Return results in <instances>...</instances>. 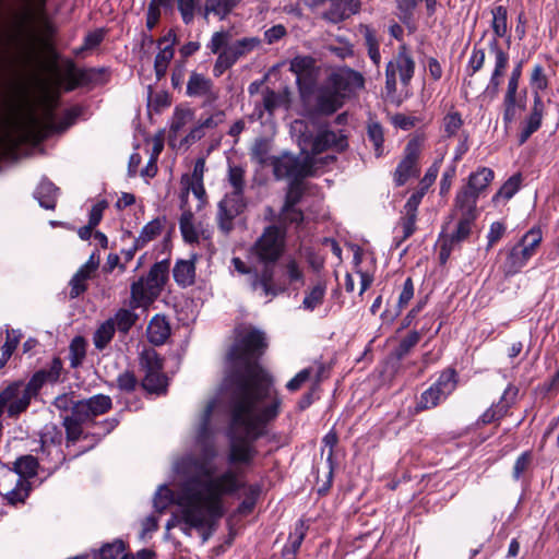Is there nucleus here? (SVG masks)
Returning a JSON list of instances; mask_svg holds the SVG:
<instances>
[{
  "instance_id": "1",
  "label": "nucleus",
  "mask_w": 559,
  "mask_h": 559,
  "mask_svg": "<svg viewBox=\"0 0 559 559\" xmlns=\"http://www.w3.org/2000/svg\"><path fill=\"white\" fill-rule=\"evenodd\" d=\"M265 347L264 333L246 330L227 354L223 390L229 397V464H251L258 453L252 442L280 413L282 399L273 378L255 362Z\"/></svg>"
},
{
  "instance_id": "2",
  "label": "nucleus",
  "mask_w": 559,
  "mask_h": 559,
  "mask_svg": "<svg viewBox=\"0 0 559 559\" xmlns=\"http://www.w3.org/2000/svg\"><path fill=\"white\" fill-rule=\"evenodd\" d=\"M215 407V400L207 403L197 429V441L203 447L204 459L185 456L175 463V472L185 479L176 498L178 511L173 513L166 523L168 531L179 527L185 535L191 536L192 530L212 528L225 513L223 497L245 486L239 478L238 469H227L214 476V471L207 462L216 454L210 442V421Z\"/></svg>"
},
{
  "instance_id": "3",
  "label": "nucleus",
  "mask_w": 559,
  "mask_h": 559,
  "mask_svg": "<svg viewBox=\"0 0 559 559\" xmlns=\"http://www.w3.org/2000/svg\"><path fill=\"white\" fill-rule=\"evenodd\" d=\"M230 34L227 31H218L212 34L206 48L211 53L217 55L213 66V75L222 76L240 58L247 56L261 44L258 37H243L234 43H229Z\"/></svg>"
},
{
  "instance_id": "4",
  "label": "nucleus",
  "mask_w": 559,
  "mask_h": 559,
  "mask_svg": "<svg viewBox=\"0 0 559 559\" xmlns=\"http://www.w3.org/2000/svg\"><path fill=\"white\" fill-rule=\"evenodd\" d=\"M495 174L488 167H480L468 176L467 185L457 191L451 217H461L475 224L478 217L477 201L479 194L493 180Z\"/></svg>"
},
{
  "instance_id": "5",
  "label": "nucleus",
  "mask_w": 559,
  "mask_h": 559,
  "mask_svg": "<svg viewBox=\"0 0 559 559\" xmlns=\"http://www.w3.org/2000/svg\"><path fill=\"white\" fill-rule=\"evenodd\" d=\"M292 131L296 136L301 153H307L312 157L326 151L340 153L348 145L347 136L343 131L321 129L316 136H313L308 130L307 124L301 120L294 121Z\"/></svg>"
},
{
  "instance_id": "6",
  "label": "nucleus",
  "mask_w": 559,
  "mask_h": 559,
  "mask_svg": "<svg viewBox=\"0 0 559 559\" xmlns=\"http://www.w3.org/2000/svg\"><path fill=\"white\" fill-rule=\"evenodd\" d=\"M228 182L233 187V191L226 193L218 202L216 216L218 227L225 234H228L233 229L234 219L242 213L246 207L243 198L245 170L239 166L229 167Z\"/></svg>"
},
{
  "instance_id": "7",
  "label": "nucleus",
  "mask_w": 559,
  "mask_h": 559,
  "mask_svg": "<svg viewBox=\"0 0 559 559\" xmlns=\"http://www.w3.org/2000/svg\"><path fill=\"white\" fill-rule=\"evenodd\" d=\"M491 27L496 37L489 41V49L495 57V68L487 90H491L493 94H497L500 87L501 78L503 76L509 63L508 53L499 46L497 40V37H504L508 34V10L503 5H498L491 10Z\"/></svg>"
},
{
  "instance_id": "8",
  "label": "nucleus",
  "mask_w": 559,
  "mask_h": 559,
  "mask_svg": "<svg viewBox=\"0 0 559 559\" xmlns=\"http://www.w3.org/2000/svg\"><path fill=\"white\" fill-rule=\"evenodd\" d=\"M167 278L168 263L162 261L153 264L145 277H141L131 285L130 306L136 309L152 304L159 296Z\"/></svg>"
},
{
  "instance_id": "9",
  "label": "nucleus",
  "mask_w": 559,
  "mask_h": 559,
  "mask_svg": "<svg viewBox=\"0 0 559 559\" xmlns=\"http://www.w3.org/2000/svg\"><path fill=\"white\" fill-rule=\"evenodd\" d=\"M543 240V234L539 227H533L526 231L520 241L511 247L507 253L501 270L506 277L514 276L527 264L530 259L536 253Z\"/></svg>"
},
{
  "instance_id": "10",
  "label": "nucleus",
  "mask_w": 559,
  "mask_h": 559,
  "mask_svg": "<svg viewBox=\"0 0 559 559\" xmlns=\"http://www.w3.org/2000/svg\"><path fill=\"white\" fill-rule=\"evenodd\" d=\"M286 231L278 226L264 228L261 236L251 246L249 253L262 264H274L285 250Z\"/></svg>"
},
{
  "instance_id": "11",
  "label": "nucleus",
  "mask_w": 559,
  "mask_h": 559,
  "mask_svg": "<svg viewBox=\"0 0 559 559\" xmlns=\"http://www.w3.org/2000/svg\"><path fill=\"white\" fill-rule=\"evenodd\" d=\"M456 385L455 370L451 368L443 370L436 382L421 393L416 404V411L423 412L437 407L454 392Z\"/></svg>"
},
{
  "instance_id": "12",
  "label": "nucleus",
  "mask_w": 559,
  "mask_h": 559,
  "mask_svg": "<svg viewBox=\"0 0 559 559\" xmlns=\"http://www.w3.org/2000/svg\"><path fill=\"white\" fill-rule=\"evenodd\" d=\"M312 164V156L307 153H302V156L300 157L294 156L289 153H284L281 156L271 158L273 174L278 180H301L311 176Z\"/></svg>"
},
{
  "instance_id": "13",
  "label": "nucleus",
  "mask_w": 559,
  "mask_h": 559,
  "mask_svg": "<svg viewBox=\"0 0 559 559\" xmlns=\"http://www.w3.org/2000/svg\"><path fill=\"white\" fill-rule=\"evenodd\" d=\"M25 139L39 141L46 139L55 132L63 131L69 123L57 124L56 117L51 108H46L41 117L34 112H27L20 122Z\"/></svg>"
},
{
  "instance_id": "14",
  "label": "nucleus",
  "mask_w": 559,
  "mask_h": 559,
  "mask_svg": "<svg viewBox=\"0 0 559 559\" xmlns=\"http://www.w3.org/2000/svg\"><path fill=\"white\" fill-rule=\"evenodd\" d=\"M415 73V61L405 46L400 47L397 55L389 61L385 69V88L389 94L396 92L397 75L401 83L407 86Z\"/></svg>"
},
{
  "instance_id": "15",
  "label": "nucleus",
  "mask_w": 559,
  "mask_h": 559,
  "mask_svg": "<svg viewBox=\"0 0 559 559\" xmlns=\"http://www.w3.org/2000/svg\"><path fill=\"white\" fill-rule=\"evenodd\" d=\"M451 219H456L455 229L448 234H442L440 236V260L444 263L452 250L459 246L461 242L465 241L472 234L474 225L473 223L465 221L461 217H451Z\"/></svg>"
},
{
  "instance_id": "16",
  "label": "nucleus",
  "mask_w": 559,
  "mask_h": 559,
  "mask_svg": "<svg viewBox=\"0 0 559 559\" xmlns=\"http://www.w3.org/2000/svg\"><path fill=\"white\" fill-rule=\"evenodd\" d=\"M345 99V97L361 90L365 85V79L361 73L349 69L341 68L333 72L328 81Z\"/></svg>"
},
{
  "instance_id": "17",
  "label": "nucleus",
  "mask_w": 559,
  "mask_h": 559,
  "mask_svg": "<svg viewBox=\"0 0 559 559\" xmlns=\"http://www.w3.org/2000/svg\"><path fill=\"white\" fill-rule=\"evenodd\" d=\"M263 265L260 273L254 272L251 274L250 286L253 292L271 300L273 297L283 293L285 287L275 283L273 264Z\"/></svg>"
},
{
  "instance_id": "18",
  "label": "nucleus",
  "mask_w": 559,
  "mask_h": 559,
  "mask_svg": "<svg viewBox=\"0 0 559 559\" xmlns=\"http://www.w3.org/2000/svg\"><path fill=\"white\" fill-rule=\"evenodd\" d=\"M419 145L416 141H409L404 151V157L394 173L396 186H403L409 178L418 175Z\"/></svg>"
},
{
  "instance_id": "19",
  "label": "nucleus",
  "mask_w": 559,
  "mask_h": 559,
  "mask_svg": "<svg viewBox=\"0 0 559 559\" xmlns=\"http://www.w3.org/2000/svg\"><path fill=\"white\" fill-rule=\"evenodd\" d=\"M111 408V399L108 395L97 394L86 400L78 401L72 406L75 416L85 421L107 413Z\"/></svg>"
},
{
  "instance_id": "20",
  "label": "nucleus",
  "mask_w": 559,
  "mask_h": 559,
  "mask_svg": "<svg viewBox=\"0 0 559 559\" xmlns=\"http://www.w3.org/2000/svg\"><path fill=\"white\" fill-rule=\"evenodd\" d=\"M225 121V111L215 110L205 118H200L189 130V132L180 139L179 146H190L205 136L207 130L217 128Z\"/></svg>"
},
{
  "instance_id": "21",
  "label": "nucleus",
  "mask_w": 559,
  "mask_h": 559,
  "mask_svg": "<svg viewBox=\"0 0 559 559\" xmlns=\"http://www.w3.org/2000/svg\"><path fill=\"white\" fill-rule=\"evenodd\" d=\"M285 95L265 87L260 94V98L254 102V108L249 115L251 121H262L267 114L272 117L277 108L285 103Z\"/></svg>"
},
{
  "instance_id": "22",
  "label": "nucleus",
  "mask_w": 559,
  "mask_h": 559,
  "mask_svg": "<svg viewBox=\"0 0 559 559\" xmlns=\"http://www.w3.org/2000/svg\"><path fill=\"white\" fill-rule=\"evenodd\" d=\"M195 120V110L188 105H178L175 107L169 120L168 141L171 146L179 145V134L191 126Z\"/></svg>"
},
{
  "instance_id": "23",
  "label": "nucleus",
  "mask_w": 559,
  "mask_h": 559,
  "mask_svg": "<svg viewBox=\"0 0 559 559\" xmlns=\"http://www.w3.org/2000/svg\"><path fill=\"white\" fill-rule=\"evenodd\" d=\"M176 41L177 35L174 31H169L165 36L157 40L159 51L157 52L154 61V70L157 80L164 78L167 72L169 63L175 56L174 46L176 45Z\"/></svg>"
},
{
  "instance_id": "24",
  "label": "nucleus",
  "mask_w": 559,
  "mask_h": 559,
  "mask_svg": "<svg viewBox=\"0 0 559 559\" xmlns=\"http://www.w3.org/2000/svg\"><path fill=\"white\" fill-rule=\"evenodd\" d=\"M179 227L185 241L199 243L211 239V230L201 222H195L191 211H185L179 219Z\"/></svg>"
},
{
  "instance_id": "25",
  "label": "nucleus",
  "mask_w": 559,
  "mask_h": 559,
  "mask_svg": "<svg viewBox=\"0 0 559 559\" xmlns=\"http://www.w3.org/2000/svg\"><path fill=\"white\" fill-rule=\"evenodd\" d=\"M344 104L343 96L328 82L316 92V111L321 115H332Z\"/></svg>"
},
{
  "instance_id": "26",
  "label": "nucleus",
  "mask_w": 559,
  "mask_h": 559,
  "mask_svg": "<svg viewBox=\"0 0 559 559\" xmlns=\"http://www.w3.org/2000/svg\"><path fill=\"white\" fill-rule=\"evenodd\" d=\"M518 393V388L509 384L503 391L500 401L496 405L486 409L480 416L479 421L487 425L502 418L507 414L509 407L514 403Z\"/></svg>"
},
{
  "instance_id": "27",
  "label": "nucleus",
  "mask_w": 559,
  "mask_h": 559,
  "mask_svg": "<svg viewBox=\"0 0 559 559\" xmlns=\"http://www.w3.org/2000/svg\"><path fill=\"white\" fill-rule=\"evenodd\" d=\"M186 94L189 97H205L209 102H214L218 98L212 80L198 72H191L187 82Z\"/></svg>"
},
{
  "instance_id": "28",
  "label": "nucleus",
  "mask_w": 559,
  "mask_h": 559,
  "mask_svg": "<svg viewBox=\"0 0 559 559\" xmlns=\"http://www.w3.org/2000/svg\"><path fill=\"white\" fill-rule=\"evenodd\" d=\"M545 105L542 97H534L532 111L525 120L522 130L519 134L520 144H524L530 136L536 132L540 126L544 117Z\"/></svg>"
},
{
  "instance_id": "29",
  "label": "nucleus",
  "mask_w": 559,
  "mask_h": 559,
  "mask_svg": "<svg viewBox=\"0 0 559 559\" xmlns=\"http://www.w3.org/2000/svg\"><path fill=\"white\" fill-rule=\"evenodd\" d=\"M238 4L239 0H205L199 11L205 20H207L210 15H214L219 21H223Z\"/></svg>"
},
{
  "instance_id": "30",
  "label": "nucleus",
  "mask_w": 559,
  "mask_h": 559,
  "mask_svg": "<svg viewBox=\"0 0 559 559\" xmlns=\"http://www.w3.org/2000/svg\"><path fill=\"white\" fill-rule=\"evenodd\" d=\"M519 81L508 80L507 91L503 97V121L506 124L512 123L518 115V108L522 105L518 102Z\"/></svg>"
},
{
  "instance_id": "31",
  "label": "nucleus",
  "mask_w": 559,
  "mask_h": 559,
  "mask_svg": "<svg viewBox=\"0 0 559 559\" xmlns=\"http://www.w3.org/2000/svg\"><path fill=\"white\" fill-rule=\"evenodd\" d=\"M147 338L154 345H162L170 335V325L165 317L155 316L147 325Z\"/></svg>"
},
{
  "instance_id": "32",
  "label": "nucleus",
  "mask_w": 559,
  "mask_h": 559,
  "mask_svg": "<svg viewBox=\"0 0 559 559\" xmlns=\"http://www.w3.org/2000/svg\"><path fill=\"white\" fill-rule=\"evenodd\" d=\"M414 292H415V288H414L413 280H412V277H407L405 280V282L403 283L401 293H400L399 298H397L396 307L392 311L386 309L381 314V317L383 319H388L390 322H393L402 313V310L413 299Z\"/></svg>"
},
{
  "instance_id": "33",
  "label": "nucleus",
  "mask_w": 559,
  "mask_h": 559,
  "mask_svg": "<svg viewBox=\"0 0 559 559\" xmlns=\"http://www.w3.org/2000/svg\"><path fill=\"white\" fill-rule=\"evenodd\" d=\"M308 526L306 525L304 520H298L294 526V531L289 534L287 544L285 545L283 549V557L285 559H294L295 555L299 550L306 533H307Z\"/></svg>"
},
{
  "instance_id": "34",
  "label": "nucleus",
  "mask_w": 559,
  "mask_h": 559,
  "mask_svg": "<svg viewBox=\"0 0 559 559\" xmlns=\"http://www.w3.org/2000/svg\"><path fill=\"white\" fill-rule=\"evenodd\" d=\"M175 282L181 287L191 286L195 280L194 259L178 260L173 269Z\"/></svg>"
},
{
  "instance_id": "35",
  "label": "nucleus",
  "mask_w": 559,
  "mask_h": 559,
  "mask_svg": "<svg viewBox=\"0 0 559 559\" xmlns=\"http://www.w3.org/2000/svg\"><path fill=\"white\" fill-rule=\"evenodd\" d=\"M63 436L61 429H59L53 424H47L43 428L41 435H40V441H41V448L43 451H48V453L51 452L50 448H52L57 455L61 454L60 444L62 442Z\"/></svg>"
},
{
  "instance_id": "36",
  "label": "nucleus",
  "mask_w": 559,
  "mask_h": 559,
  "mask_svg": "<svg viewBox=\"0 0 559 559\" xmlns=\"http://www.w3.org/2000/svg\"><path fill=\"white\" fill-rule=\"evenodd\" d=\"M58 191L59 189L51 181L41 180L34 195L40 206L47 210H53L56 207Z\"/></svg>"
},
{
  "instance_id": "37",
  "label": "nucleus",
  "mask_w": 559,
  "mask_h": 559,
  "mask_svg": "<svg viewBox=\"0 0 559 559\" xmlns=\"http://www.w3.org/2000/svg\"><path fill=\"white\" fill-rule=\"evenodd\" d=\"M417 214L403 210L402 217L395 227V233L401 237L395 236V246L399 247L404 240L409 238L416 230Z\"/></svg>"
},
{
  "instance_id": "38",
  "label": "nucleus",
  "mask_w": 559,
  "mask_h": 559,
  "mask_svg": "<svg viewBox=\"0 0 559 559\" xmlns=\"http://www.w3.org/2000/svg\"><path fill=\"white\" fill-rule=\"evenodd\" d=\"M163 225L164 221L160 218H155L144 225L139 237L134 241L135 249H141L150 241L154 240L162 233Z\"/></svg>"
},
{
  "instance_id": "39",
  "label": "nucleus",
  "mask_w": 559,
  "mask_h": 559,
  "mask_svg": "<svg viewBox=\"0 0 559 559\" xmlns=\"http://www.w3.org/2000/svg\"><path fill=\"white\" fill-rule=\"evenodd\" d=\"M326 293V285L323 282H319L313 285L309 290L306 292L302 308L308 311H313L316 308L322 305Z\"/></svg>"
},
{
  "instance_id": "40",
  "label": "nucleus",
  "mask_w": 559,
  "mask_h": 559,
  "mask_svg": "<svg viewBox=\"0 0 559 559\" xmlns=\"http://www.w3.org/2000/svg\"><path fill=\"white\" fill-rule=\"evenodd\" d=\"M367 136L372 143L376 156H382L384 152V133L382 126L377 121H369L367 124Z\"/></svg>"
},
{
  "instance_id": "41",
  "label": "nucleus",
  "mask_w": 559,
  "mask_h": 559,
  "mask_svg": "<svg viewBox=\"0 0 559 559\" xmlns=\"http://www.w3.org/2000/svg\"><path fill=\"white\" fill-rule=\"evenodd\" d=\"M142 385L148 392L160 393L167 386V378L163 370L151 371L144 374Z\"/></svg>"
},
{
  "instance_id": "42",
  "label": "nucleus",
  "mask_w": 559,
  "mask_h": 559,
  "mask_svg": "<svg viewBox=\"0 0 559 559\" xmlns=\"http://www.w3.org/2000/svg\"><path fill=\"white\" fill-rule=\"evenodd\" d=\"M138 316L133 312V308L131 309H119L114 318L109 320H114V326L117 328L118 331L122 333H127L135 323Z\"/></svg>"
},
{
  "instance_id": "43",
  "label": "nucleus",
  "mask_w": 559,
  "mask_h": 559,
  "mask_svg": "<svg viewBox=\"0 0 559 559\" xmlns=\"http://www.w3.org/2000/svg\"><path fill=\"white\" fill-rule=\"evenodd\" d=\"M115 334L114 320H107L96 330L93 336L97 349H104L112 340Z\"/></svg>"
},
{
  "instance_id": "44",
  "label": "nucleus",
  "mask_w": 559,
  "mask_h": 559,
  "mask_svg": "<svg viewBox=\"0 0 559 559\" xmlns=\"http://www.w3.org/2000/svg\"><path fill=\"white\" fill-rule=\"evenodd\" d=\"M69 358L72 368H78L86 356V341L82 336H75L69 347Z\"/></svg>"
},
{
  "instance_id": "45",
  "label": "nucleus",
  "mask_w": 559,
  "mask_h": 559,
  "mask_svg": "<svg viewBox=\"0 0 559 559\" xmlns=\"http://www.w3.org/2000/svg\"><path fill=\"white\" fill-rule=\"evenodd\" d=\"M530 84L533 91L534 97H542V92L548 87V78L545 74V70L542 64H535L530 79Z\"/></svg>"
},
{
  "instance_id": "46",
  "label": "nucleus",
  "mask_w": 559,
  "mask_h": 559,
  "mask_svg": "<svg viewBox=\"0 0 559 559\" xmlns=\"http://www.w3.org/2000/svg\"><path fill=\"white\" fill-rule=\"evenodd\" d=\"M140 366L145 373L156 370H163V361L155 349H144L140 356Z\"/></svg>"
},
{
  "instance_id": "47",
  "label": "nucleus",
  "mask_w": 559,
  "mask_h": 559,
  "mask_svg": "<svg viewBox=\"0 0 559 559\" xmlns=\"http://www.w3.org/2000/svg\"><path fill=\"white\" fill-rule=\"evenodd\" d=\"M178 491L174 492L167 486H160L154 497V508L159 513L164 512L169 504L176 503Z\"/></svg>"
},
{
  "instance_id": "48",
  "label": "nucleus",
  "mask_w": 559,
  "mask_h": 559,
  "mask_svg": "<svg viewBox=\"0 0 559 559\" xmlns=\"http://www.w3.org/2000/svg\"><path fill=\"white\" fill-rule=\"evenodd\" d=\"M521 181L522 178L520 174L511 176L493 195V201L499 199H503L506 201L510 200L519 191Z\"/></svg>"
},
{
  "instance_id": "49",
  "label": "nucleus",
  "mask_w": 559,
  "mask_h": 559,
  "mask_svg": "<svg viewBox=\"0 0 559 559\" xmlns=\"http://www.w3.org/2000/svg\"><path fill=\"white\" fill-rule=\"evenodd\" d=\"M38 462L32 455H25L17 459L14 463L15 472L22 477H33L37 473Z\"/></svg>"
},
{
  "instance_id": "50",
  "label": "nucleus",
  "mask_w": 559,
  "mask_h": 559,
  "mask_svg": "<svg viewBox=\"0 0 559 559\" xmlns=\"http://www.w3.org/2000/svg\"><path fill=\"white\" fill-rule=\"evenodd\" d=\"M83 423H85V420L79 419L75 416L74 411H72L71 415L64 416L63 426L66 428L68 441L74 442L80 438L82 433L81 425Z\"/></svg>"
},
{
  "instance_id": "51",
  "label": "nucleus",
  "mask_w": 559,
  "mask_h": 559,
  "mask_svg": "<svg viewBox=\"0 0 559 559\" xmlns=\"http://www.w3.org/2000/svg\"><path fill=\"white\" fill-rule=\"evenodd\" d=\"M313 66L314 60L311 57L297 56L290 61V71L297 75L299 81L302 76L310 74Z\"/></svg>"
},
{
  "instance_id": "52",
  "label": "nucleus",
  "mask_w": 559,
  "mask_h": 559,
  "mask_svg": "<svg viewBox=\"0 0 559 559\" xmlns=\"http://www.w3.org/2000/svg\"><path fill=\"white\" fill-rule=\"evenodd\" d=\"M284 275L287 277L289 284L300 283L304 284V272L300 264L293 258L287 259L283 265Z\"/></svg>"
},
{
  "instance_id": "53",
  "label": "nucleus",
  "mask_w": 559,
  "mask_h": 559,
  "mask_svg": "<svg viewBox=\"0 0 559 559\" xmlns=\"http://www.w3.org/2000/svg\"><path fill=\"white\" fill-rule=\"evenodd\" d=\"M462 126V116L455 110L449 111L443 118V131L448 138L456 135Z\"/></svg>"
},
{
  "instance_id": "54",
  "label": "nucleus",
  "mask_w": 559,
  "mask_h": 559,
  "mask_svg": "<svg viewBox=\"0 0 559 559\" xmlns=\"http://www.w3.org/2000/svg\"><path fill=\"white\" fill-rule=\"evenodd\" d=\"M23 390L28 394L31 399L36 397L47 379L45 378L44 371H37L33 374L28 382L17 381Z\"/></svg>"
},
{
  "instance_id": "55",
  "label": "nucleus",
  "mask_w": 559,
  "mask_h": 559,
  "mask_svg": "<svg viewBox=\"0 0 559 559\" xmlns=\"http://www.w3.org/2000/svg\"><path fill=\"white\" fill-rule=\"evenodd\" d=\"M485 59V50L474 46L466 66L467 75L473 76L476 72H478L484 67Z\"/></svg>"
},
{
  "instance_id": "56",
  "label": "nucleus",
  "mask_w": 559,
  "mask_h": 559,
  "mask_svg": "<svg viewBox=\"0 0 559 559\" xmlns=\"http://www.w3.org/2000/svg\"><path fill=\"white\" fill-rule=\"evenodd\" d=\"M300 181L301 180H293L289 182L283 205L285 211H287L290 206H296V204L301 200L304 190Z\"/></svg>"
},
{
  "instance_id": "57",
  "label": "nucleus",
  "mask_w": 559,
  "mask_h": 559,
  "mask_svg": "<svg viewBox=\"0 0 559 559\" xmlns=\"http://www.w3.org/2000/svg\"><path fill=\"white\" fill-rule=\"evenodd\" d=\"M270 153V142L265 139L255 140L251 148V158L257 163L264 165L267 163Z\"/></svg>"
},
{
  "instance_id": "58",
  "label": "nucleus",
  "mask_w": 559,
  "mask_h": 559,
  "mask_svg": "<svg viewBox=\"0 0 559 559\" xmlns=\"http://www.w3.org/2000/svg\"><path fill=\"white\" fill-rule=\"evenodd\" d=\"M171 0H152L147 8L146 26L153 29L160 17L159 7L169 5Z\"/></svg>"
},
{
  "instance_id": "59",
  "label": "nucleus",
  "mask_w": 559,
  "mask_h": 559,
  "mask_svg": "<svg viewBox=\"0 0 559 559\" xmlns=\"http://www.w3.org/2000/svg\"><path fill=\"white\" fill-rule=\"evenodd\" d=\"M177 1V8L180 12L182 22L186 25H189L193 22L195 10L198 7V0H176Z\"/></svg>"
},
{
  "instance_id": "60",
  "label": "nucleus",
  "mask_w": 559,
  "mask_h": 559,
  "mask_svg": "<svg viewBox=\"0 0 559 559\" xmlns=\"http://www.w3.org/2000/svg\"><path fill=\"white\" fill-rule=\"evenodd\" d=\"M29 486L27 483H20L15 488L10 490L5 495V499L11 504H15L19 502H24V500L28 497Z\"/></svg>"
},
{
  "instance_id": "61",
  "label": "nucleus",
  "mask_w": 559,
  "mask_h": 559,
  "mask_svg": "<svg viewBox=\"0 0 559 559\" xmlns=\"http://www.w3.org/2000/svg\"><path fill=\"white\" fill-rule=\"evenodd\" d=\"M421 335L419 332L417 331H413L411 332L406 337H404L397 349H396V353H397V356L400 358L404 357L406 354L409 353V350L419 342Z\"/></svg>"
},
{
  "instance_id": "62",
  "label": "nucleus",
  "mask_w": 559,
  "mask_h": 559,
  "mask_svg": "<svg viewBox=\"0 0 559 559\" xmlns=\"http://www.w3.org/2000/svg\"><path fill=\"white\" fill-rule=\"evenodd\" d=\"M311 373H312L311 368H305L301 371H299L293 379H290L287 382V384H286L287 390L290 392H295V391L299 390L302 386V384L310 379Z\"/></svg>"
},
{
  "instance_id": "63",
  "label": "nucleus",
  "mask_w": 559,
  "mask_h": 559,
  "mask_svg": "<svg viewBox=\"0 0 559 559\" xmlns=\"http://www.w3.org/2000/svg\"><path fill=\"white\" fill-rule=\"evenodd\" d=\"M506 233V226L500 222H493L490 225L487 239V250H489L496 242H498Z\"/></svg>"
},
{
  "instance_id": "64",
  "label": "nucleus",
  "mask_w": 559,
  "mask_h": 559,
  "mask_svg": "<svg viewBox=\"0 0 559 559\" xmlns=\"http://www.w3.org/2000/svg\"><path fill=\"white\" fill-rule=\"evenodd\" d=\"M117 385L121 391L131 392L135 389L136 379L132 372L124 371L118 376Z\"/></svg>"
}]
</instances>
